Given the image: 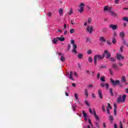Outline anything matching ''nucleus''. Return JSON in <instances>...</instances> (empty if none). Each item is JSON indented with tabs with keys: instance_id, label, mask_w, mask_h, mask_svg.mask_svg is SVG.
Returning a JSON list of instances; mask_svg holds the SVG:
<instances>
[{
	"instance_id": "obj_51",
	"label": "nucleus",
	"mask_w": 128,
	"mask_h": 128,
	"mask_svg": "<svg viewBox=\"0 0 128 128\" xmlns=\"http://www.w3.org/2000/svg\"><path fill=\"white\" fill-rule=\"evenodd\" d=\"M120 128H122V124L121 122L120 123Z\"/></svg>"
},
{
	"instance_id": "obj_11",
	"label": "nucleus",
	"mask_w": 128,
	"mask_h": 128,
	"mask_svg": "<svg viewBox=\"0 0 128 128\" xmlns=\"http://www.w3.org/2000/svg\"><path fill=\"white\" fill-rule=\"evenodd\" d=\"M77 48H78V46L76 44H74L73 46L72 52H74V54H78V51L76 50Z\"/></svg>"
},
{
	"instance_id": "obj_50",
	"label": "nucleus",
	"mask_w": 128,
	"mask_h": 128,
	"mask_svg": "<svg viewBox=\"0 0 128 128\" xmlns=\"http://www.w3.org/2000/svg\"><path fill=\"white\" fill-rule=\"evenodd\" d=\"M106 43L108 44H109V46H110V44H112V42L110 41H107Z\"/></svg>"
},
{
	"instance_id": "obj_62",
	"label": "nucleus",
	"mask_w": 128,
	"mask_h": 128,
	"mask_svg": "<svg viewBox=\"0 0 128 128\" xmlns=\"http://www.w3.org/2000/svg\"><path fill=\"white\" fill-rule=\"evenodd\" d=\"M65 94H66V96H68V93L67 92H66Z\"/></svg>"
},
{
	"instance_id": "obj_14",
	"label": "nucleus",
	"mask_w": 128,
	"mask_h": 128,
	"mask_svg": "<svg viewBox=\"0 0 128 128\" xmlns=\"http://www.w3.org/2000/svg\"><path fill=\"white\" fill-rule=\"evenodd\" d=\"M100 86L102 88H104L106 86V88H108V84L105 83V82H101L100 83Z\"/></svg>"
},
{
	"instance_id": "obj_23",
	"label": "nucleus",
	"mask_w": 128,
	"mask_h": 128,
	"mask_svg": "<svg viewBox=\"0 0 128 128\" xmlns=\"http://www.w3.org/2000/svg\"><path fill=\"white\" fill-rule=\"evenodd\" d=\"M99 40L100 42H106V38H104V37L102 36L100 38V40Z\"/></svg>"
},
{
	"instance_id": "obj_24",
	"label": "nucleus",
	"mask_w": 128,
	"mask_h": 128,
	"mask_svg": "<svg viewBox=\"0 0 128 128\" xmlns=\"http://www.w3.org/2000/svg\"><path fill=\"white\" fill-rule=\"evenodd\" d=\"M112 68H114V70H118V66L116 65V64H114L112 65Z\"/></svg>"
},
{
	"instance_id": "obj_49",
	"label": "nucleus",
	"mask_w": 128,
	"mask_h": 128,
	"mask_svg": "<svg viewBox=\"0 0 128 128\" xmlns=\"http://www.w3.org/2000/svg\"><path fill=\"white\" fill-rule=\"evenodd\" d=\"M114 36H118V34L116 33V32H114Z\"/></svg>"
},
{
	"instance_id": "obj_3",
	"label": "nucleus",
	"mask_w": 128,
	"mask_h": 128,
	"mask_svg": "<svg viewBox=\"0 0 128 128\" xmlns=\"http://www.w3.org/2000/svg\"><path fill=\"white\" fill-rule=\"evenodd\" d=\"M126 94H124L122 96H120L118 98V102H126Z\"/></svg>"
},
{
	"instance_id": "obj_8",
	"label": "nucleus",
	"mask_w": 128,
	"mask_h": 128,
	"mask_svg": "<svg viewBox=\"0 0 128 128\" xmlns=\"http://www.w3.org/2000/svg\"><path fill=\"white\" fill-rule=\"evenodd\" d=\"M116 58L118 60H124V57L122 54H118L116 55Z\"/></svg>"
},
{
	"instance_id": "obj_10",
	"label": "nucleus",
	"mask_w": 128,
	"mask_h": 128,
	"mask_svg": "<svg viewBox=\"0 0 128 128\" xmlns=\"http://www.w3.org/2000/svg\"><path fill=\"white\" fill-rule=\"evenodd\" d=\"M119 36L122 38V40H124V38H126V34H124V32H120L119 34Z\"/></svg>"
},
{
	"instance_id": "obj_40",
	"label": "nucleus",
	"mask_w": 128,
	"mask_h": 128,
	"mask_svg": "<svg viewBox=\"0 0 128 128\" xmlns=\"http://www.w3.org/2000/svg\"><path fill=\"white\" fill-rule=\"evenodd\" d=\"M88 24H90V22H92V18H88Z\"/></svg>"
},
{
	"instance_id": "obj_1",
	"label": "nucleus",
	"mask_w": 128,
	"mask_h": 128,
	"mask_svg": "<svg viewBox=\"0 0 128 128\" xmlns=\"http://www.w3.org/2000/svg\"><path fill=\"white\" fill-rule=\"evenodd\" d=\"M104 58V54L100 55V54H96L94 56V64H96V62L98 60H102Z\"/></svg>"
},
{
	"instance_id": "obj_39",
	"label": "nucleus",
	"mask_w": 128,
	"mask_h": 128,
	"mask_svg": "<svg viewBox=\"0 0 128 128\" xmlns=\"http://www.w3.org/2000/svg\"><path fill=\"white\" fill-rule=\"evenodd\" d=\"M70 44H73V46H74V44H74V40H70Z\"/></svg>"
},
{
	"instance_id": "obj_17",
	"label": "nucleus",
	"mask_w": 128,
	"mask_h": 128,
	"mask_svg": "<svg viewBox=\"0 0 128 128\" xmlns=\"http://www.w3.org/2000/svg\"><path fill=\"white\" fill-rule=\"evenodd\" d=\"M112 109V106H110V103L108 104V107L106 108V110H107V113L108 114H110V109Z\"/></svg>"
},
{
	"instance_id": "obj_33",
	"label": "nucleus",
	"mask_w": 128,
	"mask_h": 128,
	"mask_svg": "<svg viewBox=\"0 0 128 128\" xmlns=\"http://www.w3.org/2000/svg\"><path fill=\"white\" fill-rule=\"evenodd\" d=\"M122 20H124L125 22H128V17L123 18Z\"/></svg>"
},
{
	"instance_id": "obj_26",
	"label": "nucleus",
	"mask_w": 128,
	"mask_h": 128,
	"mask_svg": "<svg viewBox=\"0 0 128 128\" xmlns=\"http://www.w3.org/2000/svg\"><path fill=\"white\" fill-rule=\"evenodd\" d=\"M82 112L83 114V116H84V118H88V114H86V112L82 111Z\"/></svg>"
},
{
	"instance_id": "obj_21",
	"label": "nucleus",
	"mask_w": 128,
	"mask_h": 128,
	"mask_svg": "<svg viewBox=\"0 0 128 128\" xmlns=\"http://www.w3.org/2000/svg\"><path fill=\"white\" fill-rule=\"evenodd\" d=\"M58 12L60 16H62V14H64V10H62V8L59 9Z\"/></svg>"
},
{
	"instance_id": "obj_34",
	"label": "nucleus",
	"mask_w": 128,
	"mask_h": 128,
	"mask_svg": "<svg viewBox=\"0 0 128 128\" xmlns=\"http://www.w3.org/2000/svg\"><path fill=\"white\" fill-rule=\"evenodd\" d=\"M71 24L72 25L75 24H76V20H74V19L72 20H71Z\"/></svg>"
},
{
	"instance_id": "obj_29",
	"label": "nucleus",
	"mask_w": 128,
	"mask_h": 128,
	"mask_svg": "<svg viewBox=\"0 0 128 128\" xmlns=\"http://www.w3.org/2000/svg\"><path fill=\"white\" fill-rule=\"evenodd\" d=\"M112 44H114L116 42V38L114 37H113L112 38Z\"/></svg>"
},
{
	"instance_id": "obj_37",
	"label": "nucleus",
	"mask_w": 128,
	"mask_h": 128,
	"mask_svg": "<svg viewBox=\"0 0 128 128\" xmlns=\"http://www.w3.org/2000/svg\"><path fill=\"white\" fill-rule=\"evenodd\" d=\"M88 54H92V50H88L87 51Z\"/></svg>"
},
{
	"instance_id": "obj_32",
	"label": "nucleus",
	"mask_w": 128,
	"mask_h": 128,
	"mask_svg": "<svg viewBox=\"0 0 128 128\" xmlns=\"http://www.w3.org/2000/svg\"><path fill=\"white\" fill-rule=\"evenodd\" d=\"M109 120L111 122H112L114 120V117H112V116H109Z\"/></svg>"
},
{
	"instance_id": "obj_46",
	"label": "nucleus",
	"mask_w": 128,
	"mask_h": 128,
	"mask_svg": "<svg viewBox=\"0 0 128 128\" xmlns=\"http://www.w3.org/2000/svg\"><path fill=\"white\" fill-rule=\"evenodd\" d=\"M110 94H112H112H114L112 93V88H110Z\"/></svg>"
},
{
	"instance_id": "obj_48",
	"label": "nucleus",
	"mask_w": 128,
	"mask_h": 128,
	"mask_svg": "<svg viewBox=\"0 0 128 128\" xmlns=\"http://www.w3.org/2000/svg\"><path fill=\"white\" fill-rule=\"evenodd\" d=\"M102 110L103 112H106V108H104V106H102Z\"/></svg>"
},
{
	"instance_id": "obj_25",
	"label": "nucleus",
	"mask_w": 128,
	"mask_h": 128,
	"mask_svg": "<svg viewBox=\"0 0 128 128\" xmlns=\"http://www.w3.org/2000/svg\"><path fill=\"white\" fill-rule=\"evenodd\" d=\"M122 80L124 82H126V76H122Z\"/></svg>"
},
{
	"instance_id": "obj_12",
	"label": "nucleus",
	"mask_w": 128,
	"mask_h": 128,
	"mask_svg": "<svg viewBox=\"0 0 128 128\" xmlns=\"http://www.w3.org/2000/svg\"><path fill=\"white\" fill-rule=\"evenodd\" d=\"M109 26L110 28H112V30H116L118 28V25H114V24H110V25Z\"/></svg>"
},
{
	"instance_id": "obj_56",
	"label": "nucleus",
	"mask_w": 128,
	"mask_h": 128,
	"mask_svg": "<svg viewBox=\"0 0 128 128\" xmlns=\"http://www.w3.org/2000/svg\"><path fill=\"white\" fill-rule=\"evenodd\" d=\"M88 122L90 124V126H92V122H90V120H88Z\"/></svg>"
},
{
	"instance_id": "obj_19",
	"label": "nucleus",
	"mask_w": 128,
	"mask_h": 128,
	"mask_svg": "<svg viewBox=\"0 0 128 128\" xmlns=\"http://www.w3.org/2000/svg\"><path fill=\"white\" fill-rule=\"evenodd\" d=\"M98 96L100 98H102V90H98Z\"/></svg>"
},
{
	"instance_id": "obj_55",
	"label": "nucleus",
	"mask_w": 128,
	"mask_h": 128,
	"mask_svg": "<svg viewBox=\"0 0 128 128\" xmlns=\"http://www.w3.org/2000/svg\"><path fill=\"white\" fill-rule=\"evenodd\" d=\"M100 73H98L97 74V78H100Z\"/></svg>"
},
{
	"instance_id": "obj_53",
	"label": "nucleus",
	"mask_w": 128,
	"mask_h": 128,
	"mask_svg": "<svg viewBox=\"0 0 128 128\" xmlns=\"http://www.w3.org/2000/svg\"><path fill=\"white\" fill-rule=\"evenodd\" d=\"M103 126L104 128H106V123L104 122L103 123Z\"/></svg>"
},
{
	"instance_id": "obj_4",
	"label": "nucleus",
	"mask_w": 128,
	"mask_h": 128,
	"mask_svg": "<svg viewBox=\"0 0 128 128\" xmlns=\"http://www.w3.org/2000/svg\"><path fill=\"white\" fill-rule=\"evenodd\" d=\"M84 6H86V4H84V3H80L79 4L78 10L79 12H80V14L84 12Z\"/></svg>"
},
{
	"instance_id": "obj_15",
	"label": "nucleus",
	"mask_w": 128,
	"mask_h": 128,
	"mask_svg": "<svg viewBox=\"0 0 128 128\" xmlns=\"http://www.w3.org/2000/svg\"><path fill=\"white\" fill-rule=\"evenodd\" d=\"M57 40H59V42H64L66 39L64 38V36H62L60 37H57Z\"/></svg>"
},
{
	"instance_id": "obj_54",
	"label": "nucleus",
	"mask_w": 128,
	"mask_h": 128,
	"mask_svg": "<svg viewBox=\"0 0 128 128\" xmlns=\"http://www.w3.org/2000/svg\"><path fill=\"white\" fill-rule=\"evenodd\" d=\"M111 14H112V16H116V14L114 12H111Z\"/></svg>"
},
{
	"instance_id": "obj_2",
	"label": "nucleus",
	"mask_w": 128,
	"mask_h": 128,
	"mask_svg": "<svg viewBox=\"0 0 128 128\" xmlns=\"http://www.w3.org/2000/svg\"><path fill=\"white\" fill-rule=\"evenodd\" d=\"M78 78V74L76 72H70L68 76V78L72 80H74V78Z\"/></svg>"
},
{
	"instance_id": "obj_13",
	"label": "nucleus",
	"mask_w": 128,
	"mask_h": 128,
	"mask_svg": "<svg viewBox=\"0 0 128 128\" xmlns=\"http://www.w3.org/2000/svg\"><path fill=\"white\" fill-rule=\"evenodd\" d=\"M58 56H61L60 58L61 62H64V60H66V58H64V54L59 52L58 53Z\"/></svg>"
},
{
	"instance_id": "obj_22",
	"label": "nucleus",
	"mask_w": 128,
	"mask_h": 128,
	"mask_svg": "<svg viewBox=\"0 0 128 128\" xmlns=\"http://www.w3.org/2000/svg\"><path fill=\"white\" fill-rule=\"evenodd\" d=\"M52 42L53 44H58V38H54L52 40Z\"/></svg>"
},
{
	"instance_id": "obj_61",
	"label": "nucleus",
	"mask_w": 128,
	"mask_h": 128,
	"mask_svg": "<svg viewBox=\"0 0 128 128\" xmlns=\"http://www.w3.org/2000/svg\"><path fill=\"white\" fill-rule=\"evenodd\" d=\"M118 65H119L120 66H122V63H119V64H118Z\"/></svg>"
},
{
	"instance_id": "obj_41",
	"label": "nucleus",
	"mask_w": 128,
	"mask_h": 128,
	"mask_svg": "<svg viewBox=\"0 0 128 128\" xmlns=\"http://www.w3.org/2000/svg\"><path fill=\"white\" fill-rule=\"evenodd\" d=\"M57 32H60V34H62V29H58L57 30Z\"/></svg>"
},
{
	"instance_id": "obj_52",
	"label": "nucleus",
	"mask_w": 128,
	"mask_h": 128,
	"mask_svg": "<svg viewBox=\"0 0 128 128\" xmlns=\"http://www.w3.org/2000/svg\"><path fill=\"white\" fill-rule=\"evenodd\" d=\"M118 2H120V0H115V4H118Z\"/></svg>"
},
{
	"instance_id": "obj_58",
	"label": "nucleus",
	"mask_w": 128,
	"mask_h": 128,
	"mask_svg": "<svg viewBox=\"0 0 128 128\" xmlns=\"http://www.w3.org/2000/svg\"><path fill=\"white\" fill-rule=\"evenodd\" d=\"M110 74H112V69L110 70Z\"/></svg>"
},
{
	"instance_id": "obj_60",
	"label": "nucleus",
	"mask_w": 128,
	"mask_h": 128,
	"mask_svg": "<svg viewBox=\"0 0 128 128\" xmlns=\"http://www.w3.org/2000/svg\"><path fill=\"white\" fill-rule=\"evenodd\" d=\"M125 92L126 94H128V88H126Z\"/></svg>"
},
{
	"instance_id": "obj_30",
	"label": "nucleus",
	"mask_w": 128,
	"mask_h": 128,
	"mask_svg": "<svg viewBox=\"0 0 128 128\" xmlns=\"http://www.w3.org/2000/svg\"><path fill=\"white\" fill-rule=\"evenodd\" d=\"M84 102L87 106H90V103L88 102V100H85Z\"/></svg>"
},
{
	"instance_id": "obj_38",
	"label": "nucleus",
	"mask_w": 128,
	"mask_h": 128,
	"mask_svg": "<svg viewBox=\"0 0 128 128\" xmlns=\"http://www.w3.org/2000/svg\"><path fill=\"white\" fill-rule=\"evenodd\" d=\"M88 60L90 62H92V57H88Z\"/></svg>"
},
{
	"instance_id": "obj_47",
	"label": "nucleus",
	"mask_w": 128,
	"mask_h": 128,
	"mask_svg": "<svg viewBox=\"0 0 128 128\" xmlns=\"http://www.w3.org/2000/svg\"><path fill=\"white\" fill-rule=\"evenodd\" d=\"M48 16H52V12H48V14H47Z\"/></svg>"
},
{
	"instance_id": "obj_18",
	"label": "nucleus",
	"mask_w": 128,
	"mask_h": 128,
	"mask_svg": "<svg viewBox=\"0 0 128 128\" xmlns=\"http://www.w3.org/2000/svg\"><path fill=\"white\" fill-rule=\"evenodd\" d=\"M78 58H79L80 60H82V58H84V54H81V53H79L78 54Z\"/></svg>"
},
{
	"instance_id": "obj_28",
	"label": "nucleus",
	"mask_w": 128,
	"mask_h": 128,
	"mask_svg": "<svg viewBox=\"0 0 128 128\" xmlns=\"http://www.w3.org/2000/svg\"><path fill=\"white\" fill-rule=\"evenodd\" d=\"M74 12L72 11V10H70L68 12V16H71V14H72Z\"/></svg>"
},
{
	"instance_id": "obj_42",
	"label": "nucleus",
	"mask_w": 128,
	"mask_h": 128,
	"mask_svg": "<svg viewBox=\"0 0 128 128\" xmlns=\"http://www.w3.org/2000/svg\"><path fill=\"white\" fill-rule=\"evenodd\" d=\"M88 88H94V85L90 84L88 86Z\"/></svg>"
},
{
	"instance_id": "obj_31",
	"label": "nucleus",
	"mask_w": 128,
	"mask_h": 128,
	"mask_svg": "<svg viewBox=\"0 0 128 128\" xmlns=\"http://www.w3.org/2000/svg\"><path fill=\"white\" fill-rule=\"evenodd\" d=\"M120 52H124V46H120Z\"/></svg>"
},
{
	"instance_id": "obj_36",
	"label": "nucleus",
	"mask_w": 128,
	"mask_h": 128,
	"mask_svg": "<svg viewBox=\"0 0 128 128\" xmlns=\"http://www.w3.org/2000/svg\"><path fill=\"white\" fill-rule=\"evenodd\" d=\"M70 34H74V28L70 29Z\"/></svg>"
},
{
	"instance_id": "obj_6",
	"label": "nucleus",
	"mask_w": 128,
	"mask_h": 128,
	"mask_svg": "<svg viewBox=\"0 0 128 128\" xmlns=\"http://www.w3.org/2000/svg\"><path fill=\"white\" fill-rule=\"evenodd\" d=\"M89 112H90V114H94V116L96 120H100V118H98V116L96 115V111L94 110L92 112V108H89Z\"/></svg>"
},
{
	"instance_id": "obj_35",
	"label": "nucleus",
	"mask_w": 128,
	"mask_h": 128,
	"mask_svg": "<svg viewBox=\"0 0 128 128\" xmlns=\"http://www.w3.org/2000/svg\"><path fill=\"white\" fill-rule=\"evenodd\" d=\"M85 94H86V98H88V90H85Z\"/></svg>"
},
{
	"instance_id": "obj_5",
	"label": "nucleus",
	"mask_w": 128,
	"mask_h": 128,
	"mask_svg": "<svg viewBox=\"0 0 128 128\" xmlns=\"http://www.w3.org/2000/svg\"><path fill=\"white\" fill-rule=\"evenodd\" d=\"M86 31L88 32V34H92L94 32V26L92 25H88L86 28Z\"/></svg>"
},
{
	"instance_id": "obj_16",
	"label": "nucleus",
	"mask_w": 128,
	"mask_h": 128,
	"mask_svg": "<svg viewBox=\"0 0 128 128\" xmlns=\"http://www.w3.org/2000/svg\"><path fill=\"white\" fill-rule=\"evenodd\" d=\"M112 10V8L110 6H105L104 8V12H106L108 10Z\"/></svg>"
},
{
	"instance_id": "obj_7",
	"label": "nucleus",
	"mask_w": 128,
	"mask_h": 128,
	"mask_svg": "<svg viewBox=\"0 0 128 128\" xmlns=\"http://www.w3.org/2000/svg\"><path fill=\"white\" fill-rule=\"evenodd\" d=\"M110 82H112L113 86H116V84H120V80H114L112 79H110Z\"/></svg>"
},
{
	"instance_id": "obj_27",
	"label": "nucleus",
	"mask_w": 128,
	"mask_h": 128,
	"mask_svg": "<svg viewBox=\"0 0 128 128\" xmlns=\"http://www.w3.org/2000/svg\"><path fill=\"white\" fill-rule=\"evenodd\" d=\"M101 82H106V77L105 76H102L100 78Z\"/></svg>"
},
{
	"instance_id": "obj_9",
	"label": "nucleus",
	"mask_w": 128,
	"mask_h": 128,
	"mask_svg": "<svg viewBox=\"0 0 128 128\" xmlns=\"http://www.w3.org/2000/svg\"><path fill=\"white\" fill-rule=\"evenodd\" d=\"M104 56H106V58H110V52H108V50H104Z\"/></svg>"
},
{
	"instance_id": "obj_57",
	"label": "nucleus",
	"mask_w": 128,
	"mask_h": 128,
	"mask_svg": "<svg viewBox=\"0 0 128 128\" xmlns=\"http://www.w3.org/2000/svg\"><path fill=\"white\" fill-rule=\"evenodd\" d=\"M88 26V22H86L84 23V26Z\"/></svg>"
},
{
	"instance_id": "obj_20",
	"label": "nucleus",
	"mask_w": 128,
	"mask_h": 128,
	"mask_svg": "<svg viewBox=\"0 0 128 128\" xmlns=\"http://www.w3.org/2000/svg\"><path fill=\"white\" fill-rule=\"evenodd\" d=\"M114 114L115 116H116V104L114 103Z\"/></svg>"
},
{
	"instance_id": "obj_43",
	"label": "nucleus",
	"mask_w": 128,
	"mask_h": 128,
	"mask_svg": "<svg viewBox=\"0 0 128 128\" xmlns=\"http://www.w3.org/2000/svg\"><path fill=\"white\" fill-rule=\"evenodd\" d=\"M74 98H76V100H78V94H74Z\"/></svg>"
},
{
	"instance_id": "obj_63",
	"label": "nucleus",
	"mask_w": 128,
	"mask_h": 128,
	"mask_svg": "<svg viewBox=\"0 0 128 128\" xmlns=\"http://www.w3.org/2000/svg\"><path fill=\"white\" fill-rule=\"evenodd\" d=\"M72 86L76 87V84L73 83V84H72Z\"/></svg>"
},
{
	"instance_id": "obj_64",
	"label": "nucleus",
	"mask_w": 128,
	"mask_h": 128,
	"mask_svg": "<svg viewBox=\"0 0 128 128\" xmlns=\"http://www.w3.org/2000/svg\"><path fill=\"white\" fill-rule=\"evenodd\" d=\"M68 34V31H65L64 32V34Z\"/></svg>"
},
{
	"instance_id": "obj_44",
	"label": "nucleus",
	"mask_w": 128,
	"mask_h": 128,
	"mask_svg": "<svg viewBox=\"0 0 128 128\" xmlns=\"http://www.w3.org/2000/svg\"><path fill=\"white\" fill-rule=\"evenodd\" d=\"M92 98H96V94H94V93L92 94Z\"/></svg>"
},
{
	"instance_id": "obj_59",
	"label": "nucleus",
	"mask_w": 128,
	"mask_h": 128,
	"mask_svg": "<svg viewBox=\"0 0 128 128\" xmlns=\"http://www.w3.org/2000/svg\"><path fill=\"white\" fill-rule=\"evenodd\" d=\"M114 128H118V126H116V124H114Z\"/></svg>"
},
{
	"instance_id": "obj_45",
	"label": "nucleus",
	"mask_w": 128,
	"mask_h": 128,
	"mask_svg": "<svg viewBox=\"0 0 128 128\" xmlns=\"http://www.w3.org/2000/svg\"><path fill=\"white\" fill-rule=\"evenodd\" d=\"M110 60H111L112 62H114V60H116V59H114V58H110Z\"/></svg>"
}]
</instances>
